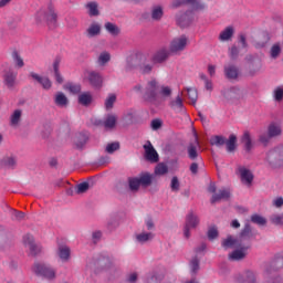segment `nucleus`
<instances>
[{
    "mask_svg": "<svg viewBox=\"0 0 283 283\" xmlns=\"http://www.w3.org/2000/svg\"><path fill=\"white\" fill-rule=\"evenodd\" d=\"M144 98L147 102L155 104L158 101V83L157 81L153 80L148 82L145 91H144Z\"/></svg>",
    "mask_w": 283,
    "mask_h": 283,
    "instance_id": "7",
    "label": "nucleus"
},
{
    "mask_svg": "<svg viewBox=\"0 0 283 283\" xmlns=\"http://www.w3.org/2000/svg\"><path fill=\"white\" fill-rule=\"evenodd\" d=\"M36 21L46 22L49 27H56L57 15L53 7H49L46 11H38Z\"/></svg>",
    "mask_w": 283,
    "mask_h": 283,
    "instance_id": "5",
    "label": "nucleus"
},
{
    "mask_svg": "<svg viewBox=\"0 0 283 283\" xmlns=\"http://www.w3.org/2000/svg\"><path fill=\"white\" fill-rule=\"evenodd\" d=\"M87 143V137L85 135H81L78 139L75 142L76 147L78 149L83 148V146Z\"/></svg>",
    "mask_w": 283,
    "mask_h": 283,
    "instance_id": "56",
    "label": "nucleus"
},
{
    "mask_svg": "<svg viewBox=\"0 0 283 283\" xmlns=\"http://www.w3.org/2000/svg\"><path fill=\"white\" fill-rule=\"evenodd\" d=\"M188 40L186 35H181V38H175L172 42L170 43L169 52L177 54L179 52H182L187 46Z\"/></svg>",
    "mask_w": 283,
    "mask_h": 283,
    "instance_id": "10",
    "label": "nucleus"
},
{
    "mask_svg": "<svg viewBox=\"0 0 283 283\" xmlns=\"http://www.w3.org/2000/svg\"><path fill=\"white\" fill-rule=\"evenodd\" d=\"M170 52L171 51H168V49H160L159 51H157V53H155V55H153V62L154 63L165 62L169 57Z\"/></svg>",
    "mask_w": 283,
    "mask_h": 283,
    "instance_id": "20",
    "label": "nucleus"
},
{
    "mask_svg": "<svg viewBox=\"0 0 283 283\" xmlns=\"http://www.w3.org/2000/svg\"><path fill=\"white\" fill-rule=\"evenodd\" d=\"M29 76L46 91L52 87V83L48 77H43L34 72H31Z\"/></svg>",
    "mask_w": 283,
    "mask_h": 283,
    "instance_id": "15",
    "label": "nucleus"
},
{
    "mask_svg": "<svg viewBox=\"0 0 283 283\" xmlns=\"http://www.w3.org/2000/svg\"><path fill=\"white\" fill-rule=\"evenodd\" d=\"M86 8L90 10L91 17H97L99 14L97 2H88V4H86Z\"/></svg>",
    "mask_w": 283,
    "mask_h": 283,
    "instance_id": "39",
    "label": "nucleus"
},
{
    "mask_svg": "<svg viewBox=\"0 0 283 283\" xmlns=\"http://www.w3.org/2000/svg\"><path fill=\"white\" fill-rule=\"evenodd\" d=\"M186 92H188V99L192 105H196L198 101V91L196 88H186Z\"/></svg>",
    "mask_w": 283,
    "mask_h": 283,
    "instance_id": "38",
    "label": "nucleus"
},
{
    "mask_svg": "<svg viewBox=\"0 0 283 283\" xmlns=\"http://www.w3.org/2000/svg\"><path fill=\"white\" fill-rule=\"evenodd\" d=\"M153 71V66L149 64H144L140 66V72L143 74H149Z\"/></svg>",
    "mask_w": 283,
    "mask_h": 283,
    "instance_id": "61",
    "label": "nucleus"
},
{
    "mask_svg": "<svg viewBox=\"0 0 283 283\" xmlns=\"http://www.w3.org/2000/svg\"><path fill=\"white\" fill-rule=\"evenodd\" d=\"M243 283H256V275L252 271L245 272V281Z\"/></svg>",
    "mask_w": 283,
    "mask_h": 283,
    "instance_id": "49",
    "label": "nucleus"
},
{
    "mask_svg": "<svg viewBox=\"0 0 283 283\" xmlns=\"http://www.w3.org/2000/svg\"><path fill=\"white\" fill-rule=\"evenodd\" d=\"M199 80L203 81V84L206 86V91L212 92V90H213L212 81L208 80L206 74L199 73Z\"/></svg>",
    "mask_w": 283,
    "mask_h": 283,
    "instance_id": "40",
    "label": "nucleus"
},
{
    "mask_svg": "<svg viewBox=\"0 0 283 283\" xmlns=\"http://www.w3.org/2000/svg\"><path fill=\"white\" fill-rule=\"evenodd\" d=\"M163 126V123L159 119H155L151 122V128L154 130H158Z\"/></svg>",
    "mask_w": 283,
    "mask_h": 283,
    "instance_id": "62",
    "label": "nucleus"
},
{
    "mask_svg": "<svg viewBox=\"0 0 283 283\" xmlns=\"http://www.w3.org/2000/svg\"><path fill=\"white\" fill-rule=\"evenodd\" d=\"M164 15V9L160 6L153 7L151 18L155 21H159Z\"/></svg>",
    "mask_w": 283,
    "mask_h": 283,
    "instance_id": "34",
    "label": "nucleus"
},
{
    "mask_svg": "<svg viewBox=\"0 0 283 283\" xmlns=\"http://www.w3.org/2000/svg\"><path fill=\"white\" fill-rule=\"evenodd\" d=\"M21 120H22V111L15 109L10 117V126L13 128H17L19 127Z\"/></svg>",
    "mask_w": 283,
    "mask_h": 283,
    "instance_id": "24",
    "label": "nucleus"
},
{
    "mask_svg": "<svg viewBox=\"0 0 283 283\" xmlns=\"http://www.w3.org/2000/svg\"><path fill=\"white\" fill-rule=\"evenodd\" d=\"M154 237H155V234L151 233V232H148V233L147 232H143V233H139V234L136 235V241L142 243V244H144V243L153 240Z\"/></svg>",
    "mask_w": 283,
    "mask_h": 283,
    "instance_id": "29",
    "label": "nucleus"
},
{
    "mask_svg": "<svg viewBox=\"0 0 283 283\" xmlns=\"http://www.w3.org/2000/svg\"><path fill=\"white\" fill-rule=\"evenodd\" d=\"M64 90L69 91L70 93L76 95L80 94L82 91V86L80 84H73V83H67L64 86Z\"/></svg>",
    "mask_w": 283,
    "mask_h": 283,
    "instance_id": "35",
    "label": "nucleus"
},
{
    "mask_svg": "<svg viewBox=\"0 0 283 283\" xmlns=\"http://www.w3.org/2000/svg\"><path fill=\"white\" fill-rule=\"evenodd\" d=\"M200 223V219L193 212L186 216L185 237L189 239L191 237L190 229H196Z\"/></svg>",
    "mask_w": 283,
    "mask_h": 283,
    "instance_id": "8",
    "label": "nucleus"
},
{
    "mask_svg": "<svg viewBox=\"0 0 283 283\" xmlns=\"http://www.w3.org/2000/svg\"><path fill=\"white\" fill-rule=\"evenodd\" d=\"M231 197V192L229 189H221L218 193L212 195V199H210V202L216 203L221 200H228Z\"/></svg>",
    "mask_w": 283,
    "mask_h": 283,
    "instance_id": "19",
    "label": "nucleus"
},
{
    "mask_svg": "<svg viewBox=\"0 0 283 283\" xmlns=\"http://www.w3.org/2000/svg\"><path fill=\"white\" fill-rule=\"evenodd\" d=\"M201 149L198 136L195 135V142L188 144L186 150L188 151V158L196 160L199 157V150Z\"/></svg>",
    "mask_w": 283,
    "mask_h": 283,
    "instance_id": "11",
    "label": "nucleus"
},
{
    "mask_svg": "<svg viewBox=\"0 0 283 283\" xmlns=\"http://www.w3.org/2000/svg\"><path fill=\"white\" fill-rule=\"evenodd\" d=\"M83 78L84 81H88V83L91 84V86H93L96 90H99L103 87V82L104 78L103 76L94 71H84L83 73Z\"/></svg>",
    "mask_w": 283,
    "mask_h": 283,
    "instance_id": "6",
    "label": "nucleus"
},
{
    "mask_svg": "<svg viewBox=\"0 0 283 283\" xmlns=\"http://www.w3.org/2000/svg\"><path fill=\"white\" fill-rule=\"evenodd\" d=\"M168 172V167L164 164H159L157 167H156V170H155V174L158 175V176H164Z\"/></svg>",
    "mask_w": 283,
    "mask_h": 283,
    "instance_id": "50",
    "label": "nucleus"
},
{
    "mask_svg": "<svg viewBox=\"0 0 283 283\" xmlns=\"http://www.w3.org/2000/svg\"><path fill=\"white\" fill-rule=\"evenodd\" d=\"M23 244L25 248H29L30 254L33 256L38 255L42 251L41 245L36 244L33 235L29 233L23 237Z\"/></svg>",
    "mask_w": 283,
    "mask_h": 283,
    "instance_id": "9",
    "label": "nucleus"
},
{
    "mask_svg": "<svg viewBox=\"0 0 283 283\" xmlns=\"http://www.w3.org/2000/svg\"><path fill=\"white\" fill-rule=\"evenodd\" d=\"M265 161H268V165L272 168L283 167V146L274 147V149L268 151Z\"/></svg>",
    "mask_w": 283,
    "mask_h": 283,
    "instance_id": "3",
    "label": "nucleus"
},
{
    "mask_svg": "<svg viewBox=\"0 0 283 283\" xmlns=\"http://www.w3.org/2000/svg\"><path fill=\"white\" fill-rule=\"evenodd\" d=\"M268 134H270V136H272V138L281 137L283 134L281 124L270 123L268 126Z\"/></svg>",
    "mask_w": 283,
    "mask_h": 283,
    "instance_id": "17",
    "label": "nucleus"
},
{
    "mask_svg": "<svg viewBox=\"0 0 283 283\" xmlns=\"http://www.w3.org/2000/svg\"><path fill=\"white\" fill-rule=\"evenodd\" d=\"M221 247H223V249L237 248L238 250L232 251L228 258L232 261H241L245 259L247 251L251 248V244L238 243L232 235H228V238L221 242Z\"/></svg>",
    "mask_w": 283,
    "mask_h": 283,
    "instance_id": "1",
    "label": "nucleus"
},
{
    "mask_svg": "<svg viewBox=\"0 0 283 283\" xmlns=\"http://www.w3.org/2000/svg\"><path fill=\"white\" fill-rule=\"evenodd\" d=\"M53 69H54V74H55V80L59 84H62L64 82L61 73H60V60H55L54 64H53Z\"/></svg>",
    "mask_w": 283,
    "mask_h": 283,
    "instance_id": "36",
    "label": "nucleus"
},
{
    "mask_svg": "<svg viewBox=\"0 0 283 283\" xmlns=\"http://www.w3.org/2000/svg\"><path fill=\"white\" fill-rule=\"evenodd\" d=\"M237 142H238L237 136L230 135V138L226 140V150H228V153H233L237 149Z\"/></svg>",
    "mask_w": 283,
    "mask_h": 283,
    "instance_id": "28",
    "label": "nucleus"
},
{
    "mask_svg": "<svg viewBox=\"0 0 283 283\" xmlns=\"http://www.w3.org/2000/svg\"><path fill=\"white\" fill-rule=\"evenodd\" d=\"M32 271L38 275L48 280H54L56 277V271L49 264L42 262H35Z\"/></svg>",
    "mask_w": 283,
    "mask_h": 283,
    "instance_id": "4",
    "label": "nucleus"
},
{
    "mask_svg": "<svg viewBox=\"0 0 283 283\" xmlns=\"http://www.w3.org/2000/svg\"><path fill=\"white\" fill-rule=\"evenodd\" d=\"M270 221H272V223H274L275 226H283V214H274L270 217Z\"/></svg>",
    "mask_w": 283,
    "mask_h": 283,
    "instance_id": "52",
    "label": "nucleus"
},
{
    "mask_svg": "<svg viewBox=\"0 0 283 283\" xmlns=\"http://www.w3.org/2000/svg\"><path fill=\"white\" fill-rule=\"evenodd\" d=\"M190 269L192 270V273H197L200 269V262L197 258L192 259L190 261Z\"/></svg>",
    "mask_w": 283,
    "mask_h": 283,
    "instance_id": "55",
    "label": "nucleus"
},
{
    "mask_svg": "<svg viewBox=\"0 0 283 283\" xmlns=\"http://www.w3.org/2000/svg\"><path fill=\"white\" fill-rule=\"evenodd\" d=\"M273 203H274L275 208H281L283 206V198L279 197V198L274 199Z\"/></svg>",
    "mask_w": 283,
    "mask_h": 283,
    "instance_id": "64",
    "label": "nucleus"
},
{
    "mask_svg": "<svg viewBox=\"0 0 283 283\" xmlns=\"http://www.w3.org/2000/svg\"><path fill=\"white\" fill-rule=\"evenodd\" d=\"M250 220L254 223V224H259V226H265L266 224V219L263 218L260 214H253Z\"/></svg>",
    "mask_w": 283,
    "mask_h": 283,
    "instance_id": "43",
    "label": "nucleus"
},
{
    "mask_svg": "<svg viewBox=\"0 0 283 283\" xmlns=\"http://www.w3.org/2000/svg\"><path fill=\"white\" fill-rule=\"evenodd\" d=\"M239 43H241V48L247 49L248 48V42L245 35L241 34L239 35Z\"/></svg>",
    "mask_w": 283,
    "mask_h": 283,
    "instance_id": "63",
    "label": "nucleus"
},
{
    "mask_svg": "<svg viewBox=\"0 0 283 283\" xmlns=\"http://www.w3.org/2000/svg\"><path fill=\"white\" fill-rule=\"evenodd\" d=\"M117 117L115 115H108L105 122H99L97 125L104 126L106 129H113L116 126Z\"/></svg>",
    "mask_w": 283,
    "mask_h": 283,
    "instance_id": "25",
    "label": "nucleus"
},
{
    "mask_svg": "<svg viewBox=\"0 0 283 283\" xmlns=\"http://www.w3.org/2000/svg\"><path fill=\"white\" fill-rule=\"evenodd\" d=\"M233 27H227L224 31H221L219 40L229 41L233 36Z\"/></svg>",
    "mask_w": 283,
    "mask_h": 283,
    "instance_id": "31",
    "label": "nucleus"
},
{
    "mask_svg": "<svg viewBox=\"0 0 283 283\" xmlns=\"http://www.w3.org/2000/svg\"><path fill=\"white\" fill-rule=\"evenodd\" d=\"M238 171L239 176L241 177V182H243L245 186H251L254 179L252 171L242 166L238 168Z\"/></svg>",
    "mask_w": 283,
    "mask_h": 283,
    "instance_id": "13",
    "label": "nucleus"
},
{
    "mask_svg": "<svg viewBox=\"0 0 283 283\" xmlns=\"http://www.w3.org/2000/svg\"><path fill=\"white\" fill-rule=\"evenodd\" d=\"M12 57L19 69H22L24 66V62H23L21 55H19V53H17V51H14V53H12Z\"/></svg>",
    "mask_w": 283,
    "mask_h": 283,
    "instance_id": "48",
    "label": "nucleus"
},
{
    "mask_svg": "<svg viewBox=\"0 0 283 283\" xmlns=\"http://www.w3.org/2000/svg\"><path fill=\"white\" fill-rule=\"evenodd\" d=\"M252 237H253V233H252L251 226L245 224V227H243V230H241V233L239 234V239H234V240H237V243L251 244L250 240Z\"/></svg>",
    "mask_w": 283,
    "mask_h": 283,
    "instance_id": "12",
    "label": "nucleus"
},
{
    "mask_svg": "<svg viewBox=\"0 0 283 283\" xmlns=\"http://www.w3.org/2000/svg\"><path fill=\"white\" fill-rule=\"evenodd\" d=\"M153 180H154L153 175H150L148 172H144L139 177L128 178V186H129L130 191L137 192L139 190L140 186L144 188L151 186Z\"/></svg>",
    "mask_w": 283,
    "mask_h": 283,
    "instance_id": "2",
    "label": "nucleus"
},
{
    "mask_svg": "<svg viewBox=\"0 0 283 283\" xmlns=\"http://www.w3.org/2000/svg\"><path fill=\"white\" fill-rule=\"evenodd\" d=\"M145 150H146V158L151 161V163H158L159 160V155L158 153L155 150V148L153 147V145L149 143L148 146H145Z\"/></svg>",
    "mask_w": 283,
    "mask_h": 283,
    "instance_id": "22",
    "label": "nucleus"
},
{
    "mask_svg": "<svg viewBox=\"0 0 283 283\" xmlns=\"http://www.w3.org/2000/svg\"><path fill=\"white\" fill-rule=\"evenodd\" d=\"M271 139H273V138L269 134V132L268 133H263V134H261L259 136V143L263 144V146H265V147L270 144Z\"/></svg>",
    "mask_w": 283,
    "mask_h": 283,
    "instance_id": "44",
    "label": "nucleus"
},
{
    "mask_svg": "<svg viewBox=\"0 0 283 283\" xmlns=\"http://www.w3.org/2000/svg\"><path fill=\"white\" fill-rule=\"evenodd\" d=\"M282 52L280 44H272V49H270V56L276 60Z\"/></svg>",
    "mask_w": 283,
    "mask_h": 283,
    "instance_id": "42",
    "label": "nucleus"
},
{
    "mask_svg": "<svg viewBox=\"0 0 283 283\" xmlns=\"http://www.w3.org/2000/svg\"><path fill=\"white\" fill-rule=\"evenodd\" d=\"M240 54L238 46H230V59L237 60Z\"/></svg>",
    "mask_w": 283,
    "mask_h": 283,
    "instance_id": "58",
    "label": "nucleus"
},
{
    "mask_svg": "<svg viewBox=\"0 0 283 283\" xmlns=\"http://www.w3.org/2000/svg\"><path fill=\"white\" fill-rule=\"evenodd\" d=\"M241 143L245 147V151L250 153L253 148V143L251 138V134L249 132L243 133V137H241Z\"/></svg>",
    "mask_w": 283,
    "mask_h": 283,
    "instance_id": "26",
    "label": "nucleus"
},
{
    "mask_svg": "<svg viewBox=\"0 0 283 283\" xmlns=\"http://www.w3.org/2000/svg\"><path fill=\"white\" fill-rule=\"evenodd\" d=\"M218 237H219V232L217 227H210V229H208V240L213 241Z\"/></svg>",
    "mask_w": 283,
    "mask_h": 283,
    "instance_id": "47",
    "label": "nucleus"
},
{
    "mask_svg": "<svg viewBox=\"0 0 283 283\" xmlns=\"http://www.w3.org/2000/svg\"><path fill=\"white\" fill-rule=\"evenodd\" d=\"M105 29L109 34L114 36H117L120 33L119 27L117 24H114L113 22H106Z\"/></svg>",
    "mask_w": 283,
    "mask_h": 283,
    "instance_id": "30",
    "label": "nucleus"
},
{
    "mask_svg": "<svg viewBox=\"0 0 283 283\" xmlns=\"http://www.w3.org/2000/svg\"><path fill=\"white\" fill-rule=\"evenodd\" d=\"M54 103L59 107H66L69 105V99L62 92L55 95Z\"/></svg>",
    "mask_w": 283,
    "mask_h": 283,
    "instance_id": "27",
    "label": "nucleus"
},
{
    "mask_svg": "<svg viewBox=\"0 0 283 283\" xmlns=\"http://www.w3.org/2000/svg\"><path fill=\"white\" fill-rule=\"evenodd\" d=\"M2 165L6 166L7 168L13 169L17 166V159L12 156L4 157L2 160Z\"/></svg>",
    "mask_w": 283,
    "mask_h": 283,
    "instance_id": "41",
    "label": "nucleus"
},
{
    "mask_svg": "<svg viewBox=\"0 0 283 283\" xmlns=\"http://www.w3.org/2000/svg\"><path fill=\"white\" fill-rule=\"evenodd\" d=\"M101 31H102V27H101L99 22H92V24L88 27V29H86L85 35L88 39H93L95 36H98L101 34Z\"/></svg>",
    "mask_w": 283,
    "mask_h": 283,
    "instance_id": "16",
    "label": "nucleus"
},
{
    "mask_svg": "<svg viewBox=\"0 0 283 283\" xmlns=\"http://www.w3.org/2000/svg\"><path fill=\"white\" fill-rule=\"evenodd\" d=\"M59 256L63 262H67L71 256V250L67 247H61L59 249Z\"/></svg>",
    "mask_w": 283,
    "mask_h": 283,
    "instance_id": "33",
    "label": "nucleus"
},
{
    "mask_svg": "<svg viewBox=\"0 0 283 283\" xmlns=\"http://www.w3.org/2000/svg\"><path fill=\"white\" fill-rule=\"evenodd\" d=\"M268 42H269V35H263V40L261 42H256V44H254V48L256 49L265 48Z\"/></svg>",
    "mask_w": 283,
    "mask_h": 283,
    "instance_id": "59",
    "label": "nucleus"
},
{
    "mask_svg": "<svg viewBox=\"0 0 283 283\" xmlns=\"http://www.w3.org/2000/svg\"><path fill=\"white\" fill-rule=\"evenodd\" d=\"M160 95L164 99L169 98L172 95V90L169 86H163Z\"/></svg>",
    "mask_w": 283,
    "mask_h": 283,
    "instance_id": "51",
    "label": "nucleus"
},
{
    "mask_svg": "<svg viewBox=\"0 0 283 283\" xmlns=\"http://www.w3.org/2000/svg\"><path fill=\"white\" fill-rule=\"evenodd\" d=\"M18 73L9 71L3 75L4 84L8 88H12L15 85Z\"/></svg>",
    "mask_w": 283,
    "mask_h": 283,
    "instance_id": "23",
    "label": "nucleus"
},
{
    "mask_svg": "<svg viewBox=\"0 0 283 283\" xmlns=\"http://www.w3.org/2000/svg\"><path fill=\"white\" fill-rule=\"evenodd\" d=\"M223 72L226 73V78L228 80H237L240 75L239 69L233 64L223 67Z\"/></svg>",
    "mask_w": 283,
    "mask_h": 283,
    "instance_id": "18",
    "label": "nucleus"
},
{
    "mask_svg": "<svg viewBox=\"0 0 283 283\" xmlns=\"http://www.w3.org/2000/svg\"><path fill=\"white\" fill-rule=\"evenodd\" d=\"M109 61H111V53H107V51H104L103 53H101L98 57V62L101 65H105Z\"/></svg>",
    "mask_w": 283,
    "mask_h": 283,
    "instance_id": "46",
    "label": "nucleus"
},
{
    "mask_svg": "<svg viewBox=\"0 0 283 283\" xmlns=\"http://www.w3.org/2000/svg\"><path fill=\"white\" fill-rule=\"evenodd\" d=\"M116 102V96L115 95H111L106 102H105V106L107 109H112L114 106V103Z\"/></svg>",
    "mask_w": 283,
    "mask_h": 283,
    "instance_id": "57",
    "label": "nucleus"
},
{
    "mask_svg": "<svg viewBox=\"0 0 283 283\" xmlns=\"http://www.w3.org/2000/svg\"><path fill=\"white\" fill-rule=\"evenodd\" d=\"M90 189L88 182H82L76 186L75 191L77 195L85 193Z\"/></svg>",
    "mask_w": 283,
    "mask_h": 283,
    "instance_id": "45",
    "label": "nucleus"
},
{
    "mask_svg": "<svg viewBox=\"0 0 283 283\" xmlns=\"http://www.w3.org/2000/svg\"><path fill=\"white\" fill-rule=\"evenodd\" d=\"M274 99L276 102H281L283 99V90L282 88H276L274 91Z\"/></svg>",
    "mask_w": 283,
    "mask_h": 283,
    "instance_id": "60",
    "label": "nucleus"
},
{
    "mask_svg": "<svg viewBox=\"0 0 283 283\" xmlns=\"http://www.w3.org/2000/svg\"><path fill=\"white\" fill-rule=\"evenodd\" d=\"M227 139L223 136H214L210 138V145L221 147L226 145Z\"/></svg>",
    "mask_w": 283,
    "mask_h": 283,
    "instance_id": "37",
    "label": "nucleus"
},
{
    "mask_svg": "<svg viewBox=\"0 0 283 283\" xmlns=\"http://www.w3.org/2000/svg\"><path fill=\"white\" fill-rule=\"evenodd\" d=\"M182 4H192V9L195 10H205L206 8V4H203V2H198V0H175L172 7L179 8Z\"/></svg>",
    "mask_w": 283,
    "mask_h": 283,
    "instance_id": "14",
    "label": "nucleus"
},
{
    "mask_svg": "<svg viewBox=\"0 0 283 283\" xmlns=\"http://www.w3.org/2000/svg\"><path fill=\"white\" fill-rule=\"evenodd\" d=\"M170 187L174 192H178L180 190V181L178 177L172 178Z\"/></svg>",
    "mask_w": 283,
    "mask_h": 283,
    "instance_id": "54",
    "label": "nucleus"
},
{
    "mask_svg": "<svg viewBox=\"0 0 283 283\" xmlns=\"http://www.w3.org/2000/svg\"><path fill=\"white\" fill-rule=\"evenodd\" d=\"M93 101L91 93L86 92L78 96V103L83 106H88Z\"/></svg>",
    "mask_w": 283,
    "mask_h": 283,
    "instance_id": "32",
    "label": "nucleus"
},
{
    "mask_svg": "<svg viewBox=\"0 0 283 283\" xmlns=\"http://www.w3.org/2000/svg\"><path fill=\"white\" fill-rule=\"evenodd\" d=\"M119 148H120L119 143H112V144H108V145H107L106 151H107L108 154H114V153L117 151Z\"/></svg>",
    "mask_w": 283,
    "mask_h": 283,
    "instance_id": "53",
    "label": "nucleus"
},
{
    "mask_svg": "<svg viewBox=\"0 0 283 283\" xmlns=\"http://www.w3.org/2000/svg\"><path fill=\"white\" fill-rule=\"evenodd\" d=\"M169 106L176 113H184L185 112V105H184V99H182L181 95H178L176 99L171 101L169 103Z\"/></svg>",
    "mask_w": 283,
    "mask_h": 283,
    "instance_id": "21",
    "label": "nucleus"
}]
</instances>
